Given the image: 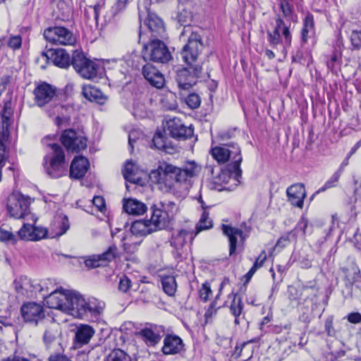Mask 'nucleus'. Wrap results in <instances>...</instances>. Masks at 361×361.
Wrapping results in <instances>:
<instances>
[{
	"mask_svg": "<svg viewBox=\"0 0 361 361\" xmlns=\"http://www.w3.org/2000/svg\"><path fill=\"white\" fill-rule=\"evenodd\" d=\"M201 166L195 161H188L178 168L167 162H161L158 168L151 171L149 178L152 182L159 185L166 191L181 188L188 190L192 185V180L198 176Z\"/></svg>",
	"mask_w": 361,
	"mask_h": 361,
	"instance_id": "f257e3e1",
	"label": "nucleus"
},
{
	"mask_svg": "<svg viewBox=\"0 0 361 361\" xmlns=\"http://www.w3.org/2000/svg\"><path fill=\"white\" fill-rule=\"evenodd\" d=\"M202 39L197 32L191 31L188 43L183 47L180 54L188 67L177 71L176 82L180 90H189L197 83V78L202 72V66L195 64L200 52L202 50Z\"/></svg>",
	"mask_w": 361,
	"mask_h": 361,
	"instance_id": "f03ea898",
	"label": "nucleus"
},
{
	"mask_svg": "<svg viewBox=\"0 0 361 361\" xmlns=\"http://www.w3.org/2000/svg\"><path fill=\"white\" fill-rule=\"evenodd\" d=\"M85 299L78 292L63 289L53 290L47 299V306L56 309L75 318L85 316Z\"/></svg>",
	"mask_w": 361,
	"mask_h": 361,
	"instance_id": "7ed1b4c3",
	"label": "nucleus"
},
{
	"mask_svg": "<svg viewBox=\"0 0 361 361\" xmlns=\"http://www.w3.org/2000/svg\"><path fill=\"white\" fill-rule=\"evenodd\" d=\"M211 154L219 164H224L230 160L231 163L226 166L229 176L237 180L241 177L240 164L243 157L240 147L237 143L229 142L213 147Z\"/></svg>",
	"mask_w": 361,
	"mask_h": 361,
	"instance_id": "20e7f679",
	"label": "nucleus"
},
{
	"mask_svg": "<svg viewBox=\"0 0 361 361\" xmlns=\"http://www.w3.org/2000/svg\"><path fill=\"white\" fill-rule=\"evenodd\" d=\"M179 205L173 201H155L150 207L152 224L158 231L168 228L179 212Z\"/></svg>",
	"mask_w": 361,
	"mask_h": 361,
	"instance_id": "39448f33",
	"label": "nucleus"
},
{
	"mask_svg": "<svg viewBox=\"0 0 361 361\" xmlns=\"http://www.w3.org/2000/svg\"><path fill=\"white\" fill-rule=\"evenodd\" d=\"M48 138L43 142L47 145L50 152L44 158V167L49 176L58 178L63 176L66 171L65 154L63 148L57 143H48Z\"/></svg>",
	"mask_w": 361,
	"mask_h": 361,
	"instance_id": "423d86ee",
	"label": "nucleus"
},
{
	"mask_svg": "<svg viewBox=\"0 0 361 361\" xmlns=\"http://www.w3.org/2000/svg\"><path fill=\"white\" fill-rule=\"evenodd\" d=\"M32 199L21 193L13 192L7 199V212L15 219H25L35 223L37 218L30 212V205Z\"/></svg>",
	"mask_w": 361,
	"mask_h": 361,
	"instance_id": "0eeeda50",
	"label": "nucleus"
},
{
	"mask_svg": "<svg viewBox=\"0 0 361 361\" xmlns=\"http://www.w3.org/2000/svg\"><path fill=\"white\" fill-rule=\"evenodd\" d=\"M142 56L145 61L161 63H166L173 59L168 47L159 38L150 39L144 44Z\"/></svg>",
	"mask_w": 361,
	"mask_h": 361,
	"instance_id": "6e6552de",
	"label": "nucleus"
},
{
	"mask_svg": "<svg viewBox=\"0 0 361 361\" xmlns=\"http://www.w3.org/2000/svg\"><path fill=\"white\" fill-rule=\"evenodd\" d=\"M44 39L56 45L73 46L76 43L75 35L62 26L49 27L44 31Z\"/></svg>",
	"mask_w": 361,
	"mask_h": 361,
	"instance_id": "1a4fd4ad",
	"label": "nucleus"
},
{
	"mask_svg": "<svg viewBox=\"0 0 361 361\" xmlns=\"http://www.w3.org/2000/svg\"><path fill=\"white\" fill-rule=\"evenodd\" d=\"M71 64L75 71L84 78L92 79L97 76L99 66L86 58L81 51L77 50L73 51Z\"/></svg>",
	"mask_w": 361,
	"mask_h": 361,
	"instance_id": "9d476101",
	"label": "nucleus"
},
{
	"mask_svg": "<svg viewBox=\"0 0 361 361\" xmlns=\"http://www.w3.org/2000/svg\"><path fill=\"white\" fill-rule=\"evenodd\" d=\"M33 95L35 104L44 110L58 97L56 87L44 82L36 85Z\"/></svg>",
	"mask_w": 361,
	"mask_h": 361,
	"instance_id": "9b49d317",
	"label": "nucleus"
},
{
	"mask_svg": "<svg viewBox=\"0 0 361 361\" xmlns=\"http://www.w3.org/2000/svg\"><path fill=\"white\" fill-rule=\"evenodd\" d=\"M61 139L64 147L69 151L78 152L87 147V138L82 133L73 129L64 130Z\"/></svg>",
	"mask_w": 361,
	"mask_h": 361,
	"instance_id": "f8f14e48",
	"label": "nucleus"
},
{
	"mask_svg": "<svg viewBox=\"0 0 361 361\" xmlns=\"http://www.w3.org/2000/svg\"><path fill=\"white\" fill-rule=\"evenodd\" d=\"M72 110L71 106L61 104L59 102V98L51 104H50L44 111L49 117H54V123L60 127L64 123H67L70 121V111Z\"/></svg>",
	"mask_w": 361,
	"mask_h": 361,
	"instance_id": "ddd939ff",
	"label": "nucleus"
},
{
	"mask_svg": "<svg viewBox=\"0 0 361 361\" xmlns=\"http://www.w3.org/2000/svg\"><path fill=\"white\" fill-rule=\"evenodd\" d=\"M139 335L148 346L154 347L166 335V329L162 325L149 324L141 329Z\"/></svg>",
	"mask_w": 361,
	"mask_h": 361,
	"instance_id": "4468645a",
	"label": "nucleus"
},
{
	"mask_svg": "<svg viewBox=\"0 0 361 361\" xmlns=\"http://www.w3.org/2000/svg\"><path fill=\"white\" fill-rule=\"evenodd\" d=\"M20 312L25 322L35 325L44 318L43 306L34 302L23 304L20 308Z\"/></svg>",
	"mask_w": 361,
	"mask_h": 361,
	"instance_id": "2eb2a0df",
	"label": "nucleus"
},
{
	"mask_svg": "<svg viewBox=\"0 0 361 361\" xmlns=\"http://www.w3.org/2000/svg\"><path fill=\"white\" fill-rule=\"evenodd\" d=\"M167 130L171 137L177 139L190 138L194 133L192 125L186 126L178 118H173L167 121Z\"/></svg>",
	"mask_w": 361,
	"mask_h": 361,
	"instance_id": "dca6fc26",
	"label": "nucleus"
},
{
	"mask_svg": "<svg viewBox=\"0 0 361 361\" xmlns=\"http://www.w3.org/2000/svg\"><path fill=\"white\" fill-rule=\"evenodd\" d=\"M32 224H24L18 231V234L21 240L37 241L45 238L47 235V230L42 226H36Z\"/></svg>",
	"mask_w": 361,
	"mask_h": 361,
	"instance_id": "f3484780",
	"label": "nucleus"
},
{
	"mask_svg": "<svg viewBox=\"0 0 361 361\" xmlns=\"http://www.w3.org/2000/svg\"><path fill=\"white\" fill-rule=\"evenodd\" d=\"M42 55L60 68H66L71 63L69 54L63 49H47L42 53Z\"/></svg>",
	"mask_w": 361,
	"mask_h": 361,
	"instance_id": "a211bd4d",
	"label": "nucleus"
},
{
	"mask_svg": "<svg viewBox=\"0 0 361 361\" xmlns=\"http://www.w3.org/2000/svg\"><path fill=\"white\" fill-rule=\"evenodd\" d=\"M118 256V249L116 245L110 246L106 251L102 254L94 255L85 260V266L88 268H97L104 266L106 263L112 261Z\"/></svg>",
	"mask_w": 361,
	"mask_h": 361,
	"instance_id": "6ab92c4d",
	"label": "nucleus"
},
{
	"mask_svg": "<svg viewBox=\"0 0 361 361\" xmlns=\"http://www.w3.org/2000/svg\"><path fill=\"white\" fill-rule=\"evenodd\" d=\"M142 73L152 86L157 89H161L164 86V76L154 65L149 63H146L142 66Z\"/></svg>",
	"mask_w": 361,
	"mask_h": 361,
	"instance_id": "aec40b11",
	"label": "nucleus"
},
{
	"mask_svg": "<svg viewBox=\"0 0 361 361\" xmlns=\"http://www.w3.org/2000/svg\"><path fill=\"white\" fill-rule=\"evenodd\" d=\"M161 352L166 355L180 353L184 348V343L180 337L174 334H166L163 341Z\"/></svg>",
	"mask_w": 361,
	"mask_h": 361,
	"instance_id": "412c9836",
	"label": "nucleus"
},
{
	"mask_svg": "<svg viewBox=\"0 0 361 361\" xmlns=\"http://www.w3.org/2000/svg\"><path fill=\"white\" fill-rule=\"evenodd\" d=\"M287 197L290 204L298 208H302L306 197L305 186L302 183H295L286 190Z\"/></svg>",
	"mask_w": 361,
	"mask_h": 361,
	"instance_id": "4be33fe9",
	"label": "nucleus"
},
{
	"mask_svg": "<svg viewBox=\"0 0 361 361\" xmlns=\"http://www.w3.org/2000/svg\"><path fill=\"white\" fill-rule=\"evenodd\" d=\"M145 24L151 32V39L164 38L166 29L162 20L154 13H149Z\"/></svg>",
	"mask_w": 361,
	"mask_h": 361,
	"instance_id": "5701e85b",
	"label": "nucleus"
},
{
	"mask_svg": "<svg viewBox=\"0 0 361 361\" xmlns=\"http://www.w3.org/2000/svg\"><path fill=\"white\" fill-rule=\"evenodd\" d=\"M94 334L95 331L93 327L88 324L78 326L75 334V343L77 348L87 344Z\"/></svg>",
	"mask_w": 361,
	"mask_h": 361,
	"instance_id": "b1692460",
	"label": "nucleus"
},
{
	"mask_svg": "<svg viewBox=\"0 0 361 361\" xmlns=\"http://www.w3.org/2000/svg\"><path fill=\"white\" fill-rule=\"evenodd\" d=\"M222 230L229 240V255H233L235 252L238 237H240V240L244 241L246 238V235L240 229L228 225L223 224Z\"/></svg>",
	"mask_w": 361,
	"mask_h": 361,
	"instance_id": "393cba45",
	"label": "nucleus"
},
{
	"mask_svg": "<svg viewBox=\"0 0 361 361\" xmlns=\"http://www.w3.org/2000/svg\"><path fill=\"white\" fill-rule=\"evenodd\" d=\"M89 161L84 157L74 158L70 166V177L80 179L87 173L89 168Z\"/></svg>",
	"mask_w": 361,
	"mask_h": 361,
	"instance_id": "a878e982",
	"label": "nucleus"
},
{
	"mask_svg": "<svg viewBox=\"0 0 361 361\" xmlns=\"http://www.w3.org/2000/svg\"><path fill=\"white\" fill-rule=\"evenodd\" d=\"M149 220H137L134 221L130 227L131 234L134 235H147L153 232L157 231Z\"/></svg>",
	"mask_w": 361,
	"mask_h": 361,
	"instance_id": "bb28decb",
	"label": "nucleus"
},
{
	"mask_svg": "<svg viewBox=\"0 0 361 361\" xmlns=\"http://www.w3.org/2000/svg\"><path fill=\"white\" fill-rule=\"evenodd\" d=\"M32 281L26 276H20L14 281L15 288L18 294L26 298H32Z\"/></svg>",
	"mask_w": 361,
	"mask_h": 361,
	"instance_id": "cd10ccee",
	"label": "nucleus"
},
{
	"mask_svg": "<svg viewBox=\"0 0 361 361\" xmlns=\"http://www.w3.org/2000/svg\"><path fill=\"white\" fill-rule=\"evenodd\" d=\"M123 209L129 214L142 215L147 212V207L140 201L135 199H128L123 203Z\"/></svg>",
	"mask_w": 361,
	"mask_h": 361,
	"instance_id": "c85d7f7f",
	"label": "nucleus"
},
{
	"mask_svg": "<svg viewBox=\"0 0 361 361\" xmlns=\"http://www.w3.org/2000/svg\"><path fill=\"white\" fill-rule=\"evenodd\" d=\"M229 297L232 298L229 309L231 314L235 317V324L238 325L240 324V317L244 308V304L242 298L237 293L234 294L232 293L229 295Z\"/></svg>",
	"mask_w": 361,
	"mask_h": 361,
	"instance_id": "c756f323",
	"label": "nucleus"
},
{
	"mask_svg": "<svg viewBox=\"0 0 361 361\" xmlns=\"http://www.w3.org/2000/svg\"><path fill=\"white\" fill-rule=\"evenodd\" d=\"M195 236L192 231L181 229L173 235L171 245L176 250H180L186 244L188 238L192 240Z\"/></svg>",
	"mask_w": 361,
	"mask_h": 361,
	"instance_id": "7c9ffc66",
	"label": "nucleus"
},
{
	"mask_svg": "<svg viewBox=\"0 0 361 361\" xmlns=\"http://www.w3.org/2000/svg\"><path fill=\"white\" fill-rule=\"evenodd\" d=\"M199 202L201 203L204 212L196 225L195 235H197L200 232L209 229L213 226V221L209 216V212L205 210L206 206L201 197H200Z\"/></svg>",
	"mask_w": 361,
	"mask_h": 361,
	"instance_id": "2f4dec72",
	"label": "nucleus"
},
{
	"mask_svg": "<svg viewBox=\"0 0 361 361\" xmlns=\"http://www.w3.org/2000/svg\"><path fill=\"white\" fill-rule=\"evenodd\" d=\"M124 178L130 183H137L140 180L138 169L131 160H128L122 171Z\"/></svg>",
	"mask_w": 361,
	"mask_h": 361,
	"instance_id": "473e14b6",
	"label": "nucleus"
},
{
	"mask_svg": "<svg viewBox=\"0 0 361 361\" xmlns=\"http://www.w3.org/2000/svg\"><path fill=\"white\" fill-rule=\"evenodd\" d=\"M82 94L90 102L102 103L105 99L103 93L99 89L91 85H83Z\"/></svg>",
	"mask_w": 361,
	"mask_h": 361,
	"instance_id": "72a5a7b5",
	"label": "nucleus"
},
{
	"mask_svg": "<svg viewBox=\"0 0 361 361\" xmlns=\"http://www.w3.org/2000/svg\"><path fill=\"white\" fill-rule=\"evenodd\" d=\"M282 24V19L279 17L276 19V25L273 31H267L268 41L270 44L275 46L281 43L283 44V35L279 32V28Z\"/></svg>",
	"mask_w": 361,
	"mask_h": 361,
	"instance_id": "f704fd0d",
	"label": "nucleus"
},
{
	"mask_svg": "<svg viewBox=\"0 0 361 361\" xmlns=\"http://www.w3.org/2000/svg\"><path fill=\"white\" fill-rule=\"evenodd\" d=\"M314 32V18L311 13H308L303 20V27L301 30V40L302 43H306L310 34Z\"/></svg>",
	"mask_w": 361,
	"mask_h": 361,
	"instance_id": "c9c22d12",
	"label": "nucleus"
},
{
	"mask_svg": "<svg viewBox=\"0 0 361 361\" xmlns=\"http://www.w3.org/2000/svg\"><path fill=\"white\" fill-rule=\"evenodd\" d=\"M85 315L87 312L92 314L98 315L100 314L104 307V303L96 298H90L87 301L85 300Z\"/></svg>",
	"mask_w": 361,
	"mask_h": 361,
	"instance_id": "e433bc0d",
	"label": "nucleus"
},
{
	"mask_svg": "<svg viewBox=\"0 0 361 361\" xmlns=\"http://www.w3.org/2000/svg\"><path fill=\"white\" fill-rule=\"evenodd\" d=\"M161 285L164 291L169 296H173L176 292L177 283L174 276L161 277Z\"/></svg>",
	"mask_w": 361,
	"mask_h": 361,
	"instance_id": "4c0bfd02",
	"label": "nucleus"
},
{
	"mask_svg": "<svg viewBox=\"0 0 361 361\" xmlns=\"http://www.w3.org/2000/svg\"><path fill=\"white\" fill-rule=\"evenodd\" d=\"M343 272L345 274V286L350 288L358 279L360 271L357 267L350 266L343 269Z\"/></svg>",
	"mask_w": 361,
	"mask_h": 361,
	"instance_id": "58836bf2",
	"label": "nucleus"
},
{
	"mask_svg": "<svg viewBox=\"0 0 361 361\" xmlns=\"http://www.w3.org/2000/svg\"><path fill=\"white\" fill-rule=\"evenodd\" d=\"M133 238L134 236L130 234L122 238L123 249L128 253L135 252L141 243V241H135Z\"/></svg>",
	"mask_w": 361,
	"mask_h": 361,
	"instance_id": "ea45409f",
	"label": "nucleus"
},
{
	"mask_svg": "<svg viewBox=\"0 0 361 361\" xmlns=\"http://www.w3.org/2000/svg\"><path fill=\"white\" fill-rule=\"evenodd\" d=\"M178 20L179 23L184 27L181 33L182 35H184L190 30V23L192 21L191 13L187 10H183L178 15Z\"/></svg>",
	"mask_w": 361,
	"mask_h": 361,
	"instance_id": "a19ab883",
	"label": "nucleus"
},
{
	"mask_svg": "<svg viewBox=\"0 0 361 361\" xmlns=\"http://www.w3.org/2000/svg\"><path fill=\"white\" fill-rule=\"evenodd\" d=\"M54 283L51 279H44L41 281V291L42 299H43L47 305V299L53 290H59L58 288L54 289Z\"/></svg>",
	"mask_w": 361,
	"mask_h": 361,
	"instance_id": "79ce46f5",
	"label": "nucleus"
},
{
	"mask_svg": "<svg viewBox=\"0 0 361 361\" xmlns=\"http://www.w3.org/2000/svg\"><path fill=\"white\" fill-rule=\"evenodd\" d=\"M153 147L157 149L163 150L170 153L169 146L167 145L166 139L161 132H157L152 139Z\"/></svg>",
	"mask_w": 361,
	"mask_h": 361,
	"instance_id": "37998d69",
	"label": "nucleus"
},
{
	"mask_svg": "<svg viewBox=\"0 0 361 361\" xmlns=\"http://www.w3.org/2000/svg\"><path fill=\"white\" fill-rule=\"evenodd\" d=\"M311 290L307 287H302L301 290H298L295 286H290L288 288V298L291 301H298L302 299L303 295H307Z\"/></svg>",
	"mask_w": 361,
	"mask_h": 361,
	"instance_id": "c03bdc74",
	"label": "nucleus"
},
{
	"mask_svg": "<svg viewBox=\"0 0 361 361\" xmlns=\"http://www.w3.org/2000/svg\"><path fill=\"white\" fill-rule=\"evenodd\" d=\"M105 361H131V357L121 349H114L106 357Z\"/></svg>",
	"mask_w": 361,
	"mask_h": 361,
	"instance_id": "a18cd8bd",
	"label": "nucleus"
},
{
	"mask_svg": "<svg viewBox=\"0 0 361 361\" xmlns=\"http://www.w3.org/2000/svg\"><path fill=\"white\" fill-rule=\"evenodd\" d=\"M54 226L59 228V231L56 233V235H63L67 231L70 226L68 217L65 215L57 216L55 219Z\"/></svg>",
	"mask_w": 361,
	"mask_h": 361,
	"instance_id": "49530a36",
	"label": "nucleus"
},
{
	"mask_svg": "<svg viewBox=\"0 0 361 361\" xmlns=\"http://www.w3.org/2000/svg\"><path fill=\"white\" fill-rule=\"evenodd\" d=\"M128 1V0H116V2L111 8V15H106L104 16L106 20L111 21L118 13L123 11L126 7Z\"/></svg>",
	"mask_w": 361,
	"mask_h": 361,
	"instance_id": "de8ad7c7",
	"label": "nucleus"
},
{
	"mask_svg": "<svg viewBox=\"0 0 361 361\" xmlns=\"http://www.w3.org/2000/svg\"><path fill=\"white\" fill-rule=\"evenodd\" d=\"M341 176V169L336 171L328 180L326 181L324 185L319 189L317 192H324L325 190L334 188L338 185V180Z\"/></svg>",
	"mask_w": 361,
	"mask_h": 361,
	"instance_id": "09e8293b",
	"label": "nucleus"
},
{
	"mask_svg": "<svg viewBox=\"0 0 361 361\" xmlns=\"http://www.w3.org/2000/svg\"><path fill=\"white\" fill-rule=\"evenodd\" d=\"M283 25L279 28V32L283 37V47L286 49L291 45L292 35L290 31V24L288 25L282 20Z\"/></svg>",
	"mask_w": 361,
	"mask_h": 361,
	"instance_id": "8fccbe9b",
	"label": "nucleus"
},
{
	"mask_svg": "<svg viewBox=\"0 0 361 361\" xmlns=\"http://www.w3.org/2000/svg\"><path fill=\"white\" fill-rule=\"evenodd\" d=\"M162 106L166 110H175L178 108V104L176 99V96L170 93L169 94L166 95L162 100Z\"/></svg>",
	"mask_w": 361,
	"mask_h": 361,
	"instance_id": "3c124183",
	"label": "nucleus"
},
{
	"mask_svg": "<svg viewBox=\"0 0 361 361\" xmlns=\"http://www.w3.org/2000/svg\"><path fill=\"white\" fill-rule=\"evenodd\" d=\"M296 233L294 232L290 231L285 234L284 235L281 236L278 240L276 244V247H281L283 248L286 246H287L290 242L292 241H296Z\"/></svg>",
	"mask_w": 361,
	"mask_h": 361,
	"instance_id": "603ef678",
	"label": "nucleus"
},
{
	"mask_svg": "<svg viewBox=\"0 0 361 361\" xmlns=\"http://www.w3.org/2000/svg\"><path fill=\"white\" fill-rule=\"evenodd\" d=\"M350 40L352 49H361V30H353L350 35Z\"/></svg>",
	"mask_w": 361,
	"mask_h": 361,
	"instance_id": "864d4df0",
	"label": "nucleus"
},
{
	"mask_svg": "<svg viewBox=\"0 0 361 361\" xmlns=\"http://www.w3.org/2000/svg\"><path fill=\"white\" fill-rule=\"evenodd\" d=\"M58 331L53 327L46 329L44 334V342L47 347H49L56 339Z\"/></svg>",
	"mask_w": 361,
	"mask_h": 361,
	"instance_id": "5fc2aeb1",
	"label": "nucleus"
},
{
	"mask_svg": "<svg viewBox=\"0 0 361 361\" xmlns=\"http://www.w3.org/2000/svg\"><path fill=\"white\" fill-rule=\"evenodd\" d=\"M308 224L309 222L307 218H305L304 216H302L295 228L293 231H291L292 232L296 233V238H298V235L300 233L303 237L305 235L306 229L308 226Z\"/></svg>",
	"mask_w": 361,
	"mask_h": 361,
	"instance_id": "6e6d98bb",
	"label": "nucleus"
},
{
	"mask_svg": "<svg viewBox=\"0 0 361 361\" xmlns=\"http://www.w3.org/2000/svg\"><path fill=\"white\" fill-rule=\"evenodd\" d=\"M185 103L190 109H195L200 105V97L197 94H190L185 99Z\"/></svg>",
	"mask_w": 361,
	"mask_h": 361,
	"instance_id": "4d7b16f0",
	"label": "nucleus"
},
{
	"mask_svg": "<svg viewBox=\"0 0 361 361\" xmlns=\"http://www.w3.org/2000/svg\"><path fill=\"white\" fill-rule=\"evenodd\" d=\"M290 0H281L280 8L284 17L292 18L293 7L289 4Z\"/></svg>",
	"mask_w": 361,
	"mask_h": 361,
	"instance_id": "13d9d810",
	"label": "nucleus"
},
{
	"mask_svg": "<svg viewBox=\"0 0 361 361\" xmlns=\"http://www.w3.org/2000/svg\"><path fill=\"white\" fill-rule=\"evenodd\" d=\"M340 59L341 54L338 51H333L330 56H327L326 61L328 68L333 71Z\"/></svg>",
	"mask_w": 361,
	"mask_h": 361,
	"instance_id": "bf43d9fd",
	"label": "nucleus"
},
{
	"mask_svg": "<svg viewBox=\"0 0 361 361\" xmlns=\"http://www.w3.org/2000/svg\"><path fill=\"white\" fill-rule=\"evenodd\" d=\"M212 293L210 285L208 282L202 284L201 288L199 289V296L204 301H207L209 295Z\"/></svg>",
	"mask_w": 361,
	"mask_h": 361,
	"instance_id": "052dcab7",
	"label": "nucleus"
},
{
	"mask_svg": "<svg viewBox=\"0 0 361 361\" xmlns=\"http://www.w3.org/2000/svg\"><path fill=\"white\" fill-rule=\"evenodd\" d=\"M131 286V281L126 276H122L118 283V290L122 293H126Z\"/></svg>",
	"mask_w": 361,
	"mask_h": 361,
	"instance_id": "680f3d73",
	"label": "nucleus"
},
{
	"mask_svg": "<svg viewBox=\"0 0 361 361\" xmlns=\"http://www.w3.org/2000/svg\"><path fill=\"white\" fill-rule=\"evenodd\" d=\"M267 260V253L265 250H262L257 258L255 259L251 269H254V271H257V269L261 268L265 261Z\"/></svg>",
	"mask_w": 361,
	"mask_h": 361,
	"instance_id": "e2e57ef3",
	"label": "nucleus"
},
{
	"mask_svg": "<svg viewBox=\"0 0 361 361\" xmlns=\"http://www.w3.org/2000/svg\"><path fill=\"white\" fill-rule=\"evenodd\" d=\"M57 7L63 13H68L73 6L72 0H56Z\"/></svg>",
	"mask_w": 361,
	"mask_h": 361,
	"instance_id": "0e129e2a",
	"label": "nucleus"
},
{
	"mask_svg": "<svg viewBox=\"0 0 361 361\" xmlns=\"http://www.w3.org/2000/svg\"><path fill=\"white\" fill-rule=\"evenodd\" d=\"M325 331L329 336L334 337L336 336V330L333 326V318L329 317L325 321Z\"/></svg>",
	"mask_w": 361,
	"mask_h": 361,
	"instance_id": "69168bd1",
	"label": "nucleus"
},
{
	"mask_svg": "<svg viewBox=\"0 0 361 361\" xmlns=\"http://www.w3.org/2000/svg\"><path fill=\"white\" fill-rule=\"evenodd\" d=\"M22 39L20 36L16 35L10 38V39L8 42V45L11 48L16 49L20 47Z\"/></svg>",
	"mask_w": 361,
	"mask_h": 361,
	"instance_id": "338daca9",
	"label": "nucleus"
},
{
	"mask_svg": "<svg viewBox=\"0 0 361 361\" xmlns=\"http://www.w3.org/2000/svg\"><path fill=\"white\" fill-rule=\"evenodd\" d=\"M49 361H72L71 358L61 353L52 354L49 357Z\"/></svg>",
	"mask_w": 361,
	"mask_h": 361,
	"instance_id": "774afa93",
	"label": "nucleus"
}]
</instances>
